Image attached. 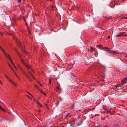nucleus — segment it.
<instances>
[{"label": "nucleus", "mask_w": 127, "mask_h": 127, "mask_svg": "<svg viewBox=\"0 0 127 127\" xmlns=\"http://www.w3.org/2000/svg\"><path fill=\"white\" fill-rule=\"evenodd\" d=\"M51 79H49V84H51Z\"/></svg>", "instance_id": "18"}, {"label": "nucleus", "mask_w": 127, "mask_h": 127, "mask_svg": "<svg viewBox=\"0 0 127 127\" xmlns=\"http://www.w3.org/2000/svg\"><path fill=\"white\" fill-rule=\"evenodd\" d=\"M97 46L99 47H102V46L101 45H97Z\"/></svg>", "instance_id": "19"}, {"label": "nucleus", "mask_w": 127, "mask_h": 127, "mask_svg": "<svg viewBox=\"0 0 127 127\" xmlns=\"http://www.w3.org/2000/svg\"><path fill=\"white\" fill-rule=\"evenodd\" d=\"M28 73L31 75L33 78L34 79V76L30 73V72L28 71Z\"/></svg>", "instance_id": "13"}, {"label": "nucleus", "mask_w": 127, "mask_h": 127, "mask_svg": "<svg viewBox=\"0 0 127 127\" xmlns=\"http://www.w3.org/2000/svg\"><path fill=\"white\" fill-rule=\"evenodd\" d=\"M37 104L38 105H39L40 107H42V105L40 103H39L38 102H37Z\"/></svg>", "instance_id": "16"}, {"label": "nucleus", "mask_w": 127, "mask_h": 127, "mask_svg": "<svg viewBox=\"0 0 127 127\" xmlns=\"http://www.w3.org/2000/svg\"><path fill=\"white\" fill-rule=\"evenodd\" d=\"M0 34H1V35H2L1 33L0 32Z\"/></svg>", "instance_id": "33"}, {"label": "nucleus", "mask_w": 127, "mask_h": 127, "mask_svg": "<svg viewBox=\"0 0 127 127\" xmlns=\"http://www.w3.org/2000/svg\"><path fill=\"white\" fill-rule=\"evenodd\" d=\"M74 121H76V125L79 126L82 124V120L80 118L78 117L75 119Z\"/></svg>", "instance_id": "2"}, {"label": "nucleus", "mask_w": 127, "mask_h": 127, "mask_svg": "<svg viewBox=\"0 0 127 127\" xmlns=\"http://www.w3.org/2000/svg\"><path fill=\"white\" fill-rule=\"evenodd\" d=\"M0 83L2 84V83L1 82V81H0Z\"/></svg>", "instance_id": "29"}, {"label": "nucleus", "mask_w": 127, "mask_h": 127, "mask_svg": "<svg viewBox=\"0 0 127 127\" xmlns=\"http://www.w3.org/2000/svg\"><path fill=\"white\" fill-rule=\"evenodd\" d=\"M28 29H29V27H28ZM28 31H29V32L30 33V31H29V30H28Z\"/></svg>", "instance_id": "27"}, {"label": "nucleus", "mask_w": 127, "mask_h": 127, "mask_svg": "<svg viewBox=\"0 0 127 127\" xmlns=\"http://www.w3.org/2000/svg\"><path fill=\"white\" fill-rule=\"evenodd\" d=\"M127 82V77H125L124 78L122 81V84H123L124 83H126Z\"/></svg>", "instance_id": "6"}, {"label": "nucleus", "mask_w": 127, "mask_h": 127, "mask_svg": "<svg viewBox=\"0 0 127 127\" xmlns=\"http://www.w3.org/2000/svg\"><path fill=\"white\" fill-rule=\"evenodd\" d=\"M110 37V36H108V37H107V38L108 39H109Z\"/></svg>", "instance_id": "26"}, {"label": "nucleus", "mask_w": 127, "mask_h": 127, "mask_svg": "<svg viewBox=\"0 0 127 127\" xmlns=\"http://www.w3.org/2000/svg\"><path fill=\"white\" fill-rule=\"evenodd\" d=\"M27 96H28V97H29V96H28V95H27Z\"/></svg>", "instance_id": "37"}, {"label": "nucleus", "mask_w": 127, "mask_h": 127, "mask_svg": "<svg viewBox=\"0 0 127 127\" xmlns=\"http://www.w3.org/2000/svg\"><path fill=\"white\" fill-rule=\"evenodd\" d=\"M104 48L106 49L104 50L106 51L109 53H113L114 54H116L118 53L117 52L115 51L111 50L110 49H109L107 47H105Z\"/></svg>", "instance_id": "5"}, {"label": "nucleus", "mask_w": 127, "mask_h": 127, "mask_svg": "<svg viewBox=\"0 0 127 127\" xmlns=\"http://www.w3.org/2000/svg\"><path fill=\"white\" fill-rule=\"evenodd\" d=\"M6 76V77L7 78V76Z\"/></svg>", "instance_id": "36"}, {"label": "nucleus", "mask_w": 127, "mask_h": 127, "mask_svg": "<svg viewBox=\"0 0 127 127\" xmlns=\"http://www.w3.org/2000/svg\"><path fill=\"white\" fill-rule=\"evenodd\" d=\"M57 105L59 103V102H58L57 103Z\"/></svg>", "instance_id": "28"}, {"label": "nucleus", "mask_w": 127, "mask_h": 127, "mask_svg": "<svg viewBox=\"0 0 127 127\" xmlns=\"http://www.w3.org/2000/svg\"><path fill=\"white\" fill-rule=\"evenodd\" d=\"M104 48L106 49L104 50L106 51L109 53H113L114 54H116L118 53L117 52L115 51L111 50L110 49H109L107 47H105Z\"/></svg>", "instance_id": "4"}, {"label": "nucleus", "mask_w": 127, "mask_h": 127, "mask_svg": "<svg viewBox=\"0 0 127 127\" xmlns=\"http://www.w3.org/2000/svg\"><path fill=\"white\" fill-rule=\"evenodd\" d=\"M74 106V104H73V105H72V107H73Z\"/></svg>", "instance_id": "30"}, {"label": "nucleus", "mask_w": 127, "mask_h": 127, "mask_svg": "<svg viewBox=\"0 0 127 127\" xmlns=\"http://www.w3.org/2000/svg\"><path fill=\"white\" fill-rule=\"evenodd\" d=\"M12 70H13V71H14V73L15 74V75H16V76H17V75H16V73L15 72H14V70H13V69H12Z\"/></svg>", "instance_id": "24"}, {"label": "nucleus", "mask_w": 127, "mask_h": 127, "mask_svg": "<svg viewBox=\"0 0 127 127\" xmlns=\"http://www.w3.org/2000/svg\"><path fill=\"white\" fill-rule=\"evenodd\" d=\"M8 80L11 82L15 86H16V84L15 83L13 82L10 79H8Z\"/></svg>", "instance_id": "12"}, {"label": "nucleus", "mask_w": 127, "mask_h": 127, "mask_svg": "<svg viewBox=\"0 0 127 127\" xmlns=\"http://www.w3.org/2000/svg\"><path fill=\"white\" fill-rule=\"evenodd\" d=\"M0 48L1 49V50L4 53V54L5 56L7 57V58L13 64V66L15 67V68L16 69H17V68L15 66V65H14V63H13L12 60L11 59V58L10 57V56L8 54L7 55L5 52L4 50H3V48L0 46Z\"/></svg>", "instance_id": "1"}, {"label": "nucleus", "mask_w": 127, "mask_h": 127, "mask_svg": "<svg viewBox=\"0 0 127 127\" xmlns=\"http://www.w3.org/2000/svg\"><path fill=\"white\" fill-rule=\"evenodd\" d=\"M116 37H120V36H121V34L120 33V34L116 35Z\"/></svg>", "instance_id": "15"}, {"label": "nucleus", "mask_w": 127, "mask_h": 127, "mask_svg": "<svg viewBox=\"0 0 127 127\" xmlns=\"http://www.w3.org/2000/svg\"><path fill=\"white\" fill-rule=\"evenodd\" d=\"M104 127H108V126L107 125H105Z\"/></svg>", "instance_id": "22"}, {"label": "nucleus", "mask_w": 127, "mask_h": 127, "mask_svg": "<svg viewBox=\"0 0 127 127\" xmlns=\"http://www.w3.org/2000/svg\"><path fill=\"white\" fill-rule=\"evenodd\" d=\"M28 94H29V95H31V96H32V97H33V96H32V95H31V94H30V93H28Z\"/></svg>", "instance_id": "25"}, {"label": "nucleus", "mask_w": 127, "mask_h": 127, "mask_svg": "<svg viewBox=\"0 0 127 127\" xmlns=\"http://www.w3.org/2000/svg\"><path fill=\"white\" fill-rule=\"evenodd\" d=\"M125 18H127V17H125Z\"/></svg>", "instance_id": "34"}, {"label": "nucleus", "mask_w": 127, "mask_h": 127, "mask_svg": "<svg viewBox=\"0 0 127 127\" xmlns=\"http://www.w3.org/2000/svg\"><path fill=\"white\" fill-rule=\"evenodd\" d=\"M38 91L40 93H42V94H43L45 95H46V94L41 89H39Z\"/></svg>", "instance_id": "9"}, {"label": "nucleus", "mask_w": 127, "mask_h": 127, "mask_svg": "<svg viewBox=\"0 0 127 127\" xmlns=\"http://www.w3.org/2000/svg\"><path fill=\"white\" fill-rule=\"evenodd\" d=\"M8 64H9V66H10V64L8 63Z\"/></svg>", "instance_id": "32"}, {"label": "nucleus", "mask_w": 127, "mask_h": 127, "mask_svg": "<svg viewBox=\"0 0 127 127\" xmlns=\"http://www.w3.org/2000/svg\"><path fill=\"white\" fill-rule=\"evenodd\" d=\"M70 114H68L66 115V116L65 117L64 119H66L67 118H68V117H70Z\"/></svg>", "instance_id": "11"}, {"label": "nucleus", "mask_w": 127, "mask_h": 127, "mask_svg": "<svg viewBox=\"0 0 127 127\" xmlns=\"http://www.w3.org/2000/svg\"><path fill=\"white\" fill-rule=\"evenodd\" d=\"M52 8H54V7H53V6H52Z\"/></svg>", "instance_id": "38"}, {"label": "nucleus", "mask_w": 127, "mask_h": 127, "mask_svg": "<svg viewBox=\"0 0 127 127\" xmlns=\"http://www.w3.org/2000/svg\"><path fill=\"white\" fill-rule=\"evenodd\" d=\"M24 74L25 75L26 77L28 79L29 81L31 80V78L29 76V75L27 74V73L26 72H25L24 73Z\"/></svg>", "instance_id": "7"}, {"label": "nucleus", "mask_w": 127, "mask_h": 127, "mask_svg": "<svg viewBox=\"0 0 127 127\" xmlns=\"http://www.w3.org/2000/svg\"><path fill=\"white\" fill-rule=\"evenodd\" d=\"M94 50L92 47H91V50H90V52H92V51Z\"/></svg>", "instance_id": "17"}, {"label": "nucleus", "mask_w": 127, "mask_h": 127, "mask_svg": "<svg viewBox=\"0 0 127 127\" xmlns=\"http://www.w3.org/2000/svg\"><path fill=\"white\" fill-rule=\"evenodd\" d=\"M38 83L39 84H40V85L42 86H43V85L41 84H40V83L39 82H38Z\"/></svg>", "instance_id": "21"}, {"label": "nucleus", "mask_w": 127, "mask_h": 127, "mask_svg": "<svg viewBox=\"0 0 127 127\" xmlns=\"http://www.w3.org/2000/svg\"><path fill=\"white\" fill-rule=\"evenodd\" d=\"M45 105L46 106H47V104H45Z\"/></svg>", "instance_id": "31"}, {"label": "nucleus", "mask_w": 127, "mask_h": 127, "mask_svg": "<svg viewBox=\"0 0 127 127\" xmlns=\"http://www.w3.org/2000/svg\"><path fill=\"white\" fill-rule=\"evenodd\" d=\"M0 109L1 110H2L4 112L6 111V110H5L3 109L2 108V107L0 105Z\"/></svg>", "instance_id": "14"}, {"label": "nucleus", "mask_w": 127, "mask_h": 127, "mask_svg": "<svg viewBox=\"0 0 127 127\" xmlns=\"http://www.w3.org/2000/svg\"><path fill=\"white\" fill-rule=\"evenodd\" d=\"M24 52L25 53H26V54H27V52L26 51L24 50Z\"/></svg>", "instance_id": "23"}, {"label": "nucleus", "mask_w": 127, "mask_h": 127, "mask_svg": "<svg viewBox=\"0 0 127 127\" xmlns=\"http://www.w3.org/2000/svg\"><path fill=\"white\" fill-rule=\"evenodd\" d=\"M56 91L58 92L59 93H60L61 91V89L59 87H56Z\"/></svg>", "instance_id": "8"}, {"label": "nucleus", "mask_w": 127, "mask_h": 127, "mask_svg": "<svg viewBox=\"0 0 127 127\" xmlns=\"http://www.w3.org/2000/svg\"><path fill=\"white\" fill-rule=\"evenodd\" d=\"M109 112V111H108V112H107V113H108Z\"/></svg>", "instance_id": "35"}, {"label": "nucleus", "mask_w": 127, "mask_h": 127, "mask_svg": "<svg viewBox=\"0 0 127 127\" xmlns=\"http://www.w3.org/2000/svg\"><path fill=\"white\" fill-rule=\"evenodd\" d=\"M21 60L23 64L28 69H31L32 70L31 67L28 65V62L27 60H26V61H25L22 58L21 59Z\"/></svg>", "instance_id": "3"}, {"label": "nucleus", "mask_w": 127, "mask_h": 127, "mask_svg": "<svg viewBox=\"0 0 127 127\" xmlns=\"http://www.w3.org/2000/svg\"><path fill=\"white\" fill-rule=\"evenodd\" d=\"M21 1V0H18V3H20Z\"/></svg>", "instance_id": "20"}, {"label": "nucleus", "mask_w": 127, "mask_h": 127, "mask_svg": "<svg viewBox=\"0 0 127 127\" xmlns=\"http://www.w3.org/2000/svg\"><path fill=\"white\" fill-rule=\"evenodd\" d=\"M120 33L121 34V36H127V34H125V32H123L122 33Z\"/></svg>", "instance_id": "10"}]
</instances>
